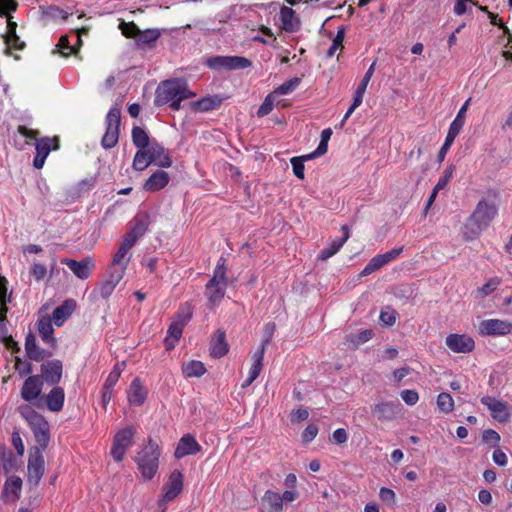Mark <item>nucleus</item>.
Listing matches in <instances>:
<instances>
[{
	"label": "nucleus",
	"mask_w": 512,
	"mask_h": 512,
	"mask_svg": "<svg viewBox=\"0 0 512 512\" xmlns=\"http://www.w3.org/2000/svg\"><path fill=\"white\" fill-rule=\"evenodd\" d=\"M58 52L63 57H69L70 55H77L79 48L70 45L69 37L67 35L61 36L57 44Z\"/></svg>",
	"instance_id": "obj_43"
},
{
	"label": "nucleus",
	"mask_w": 512,
	"mask_h": 512,
	"mask_svg": "<svg viewBox=\"0 0 512 512\" xmlns=\"http://www.w3.org/2000/svg\"><path fill=\"white\" fill-rule=\"evenodd\" d=\"M342 231L344 232L343 237L331 241L326 248L320 251L318 255L320 260H327L328 258L334 256L342 248V246L349 238V230L346 226H342Z\"/></svg>",
	"instance_id": "obj_30"
},
{
	"label": "nucleus",
	"mask_w": 512,
	"mask_h": 512,
	"mask_svg": "<svg viewBox=\"0 0 512 512\" xmlns=\"http://www.w3.org/2000/svg\"><path fill=\"white\" fill-rule=\"evenodd\" d=\"M206 65L217 71H233L249 68L252 62L243 56H212L206 60Z\"/></svg>",
	"instance_id": "obj_8"
},
{
	"label": "nucleus",
	"mask_w": 512,
	"mask_h": 512,
	"mask_svg": "<svg viewBox=\"0 0 512 512\" xmlns=\"http://www.w3.org/2000/svg\"><path fill=\"white\" fill-rule=\"evenodd\" d=\"M445 345L453 353L468 354L475 350V341L469 334L451 333L446 337Z\"/></svg>",
	"instance_id": "obj_11"
},
{
	"label": "nucleus",
	"mask_w": 512,
	"mask_h": 512,
	"mask_svg": "<svg viewBox=\"0 0 512 512\" xmlns=\"http://www.w3.org/2000/svg\"><path fill=\"white\" fill-rule=\"evenodd\" d=\"M501 284V279L498 277L490 278L481 288L480 291L488 295L492 293L494 290L498 288V286Z\"/></svg>",
	"instance_id": "obj_62"
},
{
	"label": "nucleus",
	"mask_w": 512,
	"mask_h": 512,
	"mask_svg": "<svg viewBox=\"0 0 512 512\" xmlns=\"http://www.w3.org/2000/svg\"><path fill=\"white\" fill-rule=\"evenodd\" d=\"M453 172H454L453 166L447 167L445 169V171L443 172L442 176L439 178V180L434 188L438 191L444 189L447 186V184L450 182V180L453 176Z\"/></svg>",
	"instance_id": "obj_56"
},
{
	"label": "nucleus",
	"mask_w": 512,
	"mask_h": 512,
	"mask_svg": "<svg viewBox=\"0 0 512 512\" xmlns=\"http://www.w3.org/2000/svg\"><path fill=\"white\" fill-rule=\"evenodd\" d=\"M512 332V322L501 319L483 320L479 325V333L483 336H505Z\"/></svg>",
	"instance_id": "obj_12"
},
{
	"label": "nucleus",
	"mask_w": 512,
	"mask_h": 512,
	"mask_svg": "<svg viewBox=\"0 0 512 512\" xmlns=\"http://www.w3.org/2000/svg\"><path fill=\"white\" fill-rule=\"evenodd\" d=\"M62 372L63 365L58 359L47 361L41 365V377L50 385H57L60 382Z\"/></svg>",
	"instance_id": "obj_19"
},
{
	"label": "nucleus",
	"mask_w": 512,
	"mask_h": 512,
	"mask_svg": "<svg viewBox=\"0 0 512 512\" xmlns=\"http://www.w3.org/2000/svg\"><path fill=\"white\" fill-rule=\"evenodd\" d=\"M275 99L276 96L272 92L265 97L264 101L257 110V116L259 118L265 117L272 112Z\"/></svg>",
	"instance_id": "obj_47"
},
{
	"label": "nucleus",
	"mask_w": 512,
	"mask_h": 512,
	"mask_svg": "<svg viewBox=\"0 0 512 512\" xmlns=\"http://www.w3.org/2000/svg\"><path fill=\"white\" fill-rule=\"evenodd\" d=\"M34 433L35 440L38 444L37 447L40 451L45 450L50 441V425L46 418H26Z\"/></svg>",
	"instance_id": "obj_13"
},
{
	"label": "nucleus",
	"mask_w": 512,
	"mask_h": 512,
	"mask_svg": "<svg viewBox=\"0 0 512 512\" xmlns=\"http://www.w3.org/2000/svg\"><path fill=\"white\" fill-rule=\"evenodd\" d=\"M497 214L498 206L494 201L480 199L463 227V239L465 241L477 239L482 231L490 226Z\"/></svg>",
	"instance_id": "obj_1"
},
{
	"label": "nucleus",
	"mask_w": 512,
	"mask_h": 512,
	"mask_svg": "<svg viewBox=\"0 0 512 512\" xmlns=\"http://www.w3.org/2000/svg\"><path fill=\"white\" fill-rule=\"evenodd\" d=\"M201 451V445L196 441L195 437L191 434H185L181 437L178 445L174 451V457L181 459L188 455H195Z\"/></svg>",
	"instance_id": "obj_20"
},
{
	"label": "nucleus",
	"mask_w": 512,
	"mask_h": 512,
	"mask_svg": "<svg viewBox=\"0 0 512 512\" xmlns=\"http://www.w3.org/2000/svg\"><path fill=\"white\" fill-rule=\"evenodd\" d=\"M132 226L129 232L124 235V239L132 244L136 242L145 234L148 229L149 220L145 215H137L131 222Z\"/></svg>",
	"instance_id": "obj_22"
},
{
	"label": "nucleus",
	"mask_w": 512,
	"mask_h": 512,
	"mask_svg": "<svg viewBox=\"0 0 512 512\" xmlns=\"http://www.w3.org/2000/svg\"><path fill=\"white\" fill-rule=\"evenodd\" d=\"M76 308L74 299L65 300L60 306L56 307L52 313V319L57 327H61L65 321L71 316Z\"/></svg>",
	"instance_id": "obj_27"
},
{
	"label": "nucleus",
	"mask_w": 512,
	"mask_h": 512,
	"mask_svg": "<svg viewBox=\"0 0 512 512\" xmlns=\"http://www.w3.org/2000/svg\"><path fill=\"white\" fill-rule=\"evenodd\" d=\"M30 274L37 282H40L45 278L47 274V268L41 263H34L30 269Z\"/></svg>",
	"instance_id": "obj_60"
},
{
	"label": "nucleus",
	"mask_w": 512,
	"mask_h": 512,
	"mask_svg": "<svg viewBox=\"0 0 512 512\" xmlns=\"http://www.w3.org/2000/svg\"><path fill=\"white\" fill-rule=\"evenodd\" d=\"M301 79L298 77H293L287 81H285L283 84L276 87L272 93L275 94V96L279 95H287L292 93L299 85H300Z\"/></svg>",
	"instance_id": "obj_42"
},
{
	"label": "nucleus",
	"mask_w": 512,
	"mask_h": 512,
	"mask_svg": "<svg viewBox=\"0 0 512 512\" xmlns=\"http://www.w3.org/2000/svg\"><path fill=\"white\" fill-rule=\"evenodd\" d=\"M25 350L28 358L36 362L49 358L52 355V352L38 347L36 337L32 333L26 336Z\"/></svg>",
	"instance_id": "obj_24"
},
{
	"label": "nucleus",
	"mask_w": 512,
	"mask_h": 512,
	"mask_svg": "<svg viewBox=\"0 0 512 512\" xmlns=\"http://www.w3.org/2000/svg\"><path fill=\"white\" fill-rule=\"evenodd\" d=\"M183 489V474L179 470H174L168 479V482L163 486V495L160 499L162 502L173 501Z\"/></svg>",
	"instance_id": "obj_16"
},
{
	"label": "nucleus",
	"mask_w": 512,
	"mask_h": 512,
	"mask_svg": "<svg viewBox=\"0 0 512 512\" xmlns=\"http://www.w3.org/2000/svg\"><path fill=\"white\" fill-rule=\"evenodd\" d=\"M123 268L109 267L107 278L100 284L98 291L103 299H108L113 293L116 286L124 277Z\"/></svg>",
	"instance_id": "obj_18"
},
{
	"label": "nucleus",
	"mask_w": 512,
	"mask_h": 512,
	"mask_svg": "<svg viewBox=\"0 0 512 512\" xmlns=\"http://www.w3.org/2000/svg\"><path fill=\"white\" fill-rule=\"evenodd\" d=\"M45 462L44 457L42 455V451H40L39 447H32L29 453L28 459V482L37 486L44 475L45 471Z\"/></svg>",
	"instance_id": "obj_10"
},
{
	"label": "nucleus",
	"mask_w": 512,
	"mask_h": 512,
	"mask_svg": "<svg viewBox=\"0 0 512 512\" xmlns=\"http://www.w3.org/2000/svg\"><path fill=\"white\" fill-rule=\"evenodd\" d=\"M229 351L228 343L226 342V333L223 330H217L214 334L211 347H210V355L213 358H221L225 356Z\"/></svg>",
	"instance_id": "obj_28"
},
{
	"label": "nucleus",
	"mask_w": 512,
	"mask_h": 512,
	"mask_svg": "<svg viewBox=\"0 0 512 512\" xmlns=\"http://www.w3.org/2000/svg\"><path fill=\"white\" fill-rule=\"evenodd\" d=\"M17 131L20 135L26 138V144H30L31 141H38V131L29 129L24 125H19Z\"/></svg>",
	"instance_id": "obj_59"
},
{
	"label": "nucleus",
	"mask_w": 512,
	"mask_h": 512,
	"mask_svg": "<svg viewBox=\"0 0 512 512\" xmlns=\"http://www.w3.org/2000/svg\"><path fill=\"white\" fill-rule=\"evenodd\" d=\"M379 497L390 507H393L396 504V494L390 488L382 487L379 492Z\"/></svg>",
	"instance_id": "obj_55"
},
{
	"label": "nucleus",
	"mask_w": 512,
	"mask_h": 512,
	"mask_svg": "<svg viewBox=\"0 0 512 512\" xmlns=\"http://www.w3.org/2000/svg\"><path fill=\"white\" fill-rule=\"evenodd\" d=\"M36 155L33 160V166L36 169H41L44 166L45 160L52 149L56 150L59 148L58 138L44 137L39 139L36 144Z\"/></svg>",
	"instance_id": "obj_15"
},
{
	"label": "nucleus",
	"mask_w": 512,
	"mask_h": 512,
	"mask_svg": "<svg viewBox=\"0 0 512 512\" xmlns=\"http://www.w3.org/2000/svg\"><path fill=\"white\" fill-rule=\"evenodd\" d=\"M15 369L21 377L32 373L33 366L31 363L22 361L19 357L15 358Z\"/></svg>",
	"instance_id": "obj_58"
},
{
	"label": "nucleus",
	"mask_w": 512,
	"mask_h": 512,
	"mask_svg": "<svg viewBox=\"0 0 512 512\" xmlns=\"http://www.w3.org/2000/svg\"><path fill=\"white\" fill-rule=\"evenodd\" d=\"M161 36V32L159 29L152 28L146 29L144 31L140 30L139 36L137 38L138 45H153Z\"/></svg>",
	"instance_id": "obj_41"
},
{
	"label": "nucleus",
	"mask_w": 512,
	"mask_h": 512,
	"mask_svg": "<svg viewBox=\"0 0 512 512\" xmlns=\"http://www.w3.org/2000/svg\"><path fill=\"white\" fill-rule=\"evenodd\" d=\"M65 393L62 387H54L46 397V404L51 412L57 413L61 411L64 405Z\"/></svg>",
	"instance_id": "obj_31"
},
{
	"label": "nucleus",
	"mask_w": 512,
	"mask_h": 512,
	"mask_svg": "<svg viewBox=\"0 0 512 512\" xmlns=\"http://www.w3.org/2000/svg\"><path fill=\"white\" fill-rule=\"evenodd\" d=\"M4 42L6 44L7 55H11V49L23 50L26 47L25 42L22 41L17 34H15L14 37L4 36Z\"/></svg>",
	"instance_id": "obj_49"
},
{
	"label": "nucleus",
	"mask_w": 512,
	"mask_h": 512,
	"mask_svg": "<svg viewBox=\"0 0 512 512\" xmlns=\"http://www.w3.org/2000/svg\"><path fill=\"white\" fill-rule=\"evenodd\" d=\"M119 28L125 37L134 38L137 40L140 29L134 22H121Z\"/></svg>",
	"instance_id": "obj_51"
},
{
	"label": "nucleus",
	"mask_w": 512,
	"mask_h": 512,
	"mask_svg": "<svg viewBox=\"0 0 512 512\" xmlns=\"http://www.w3.org/2000/svg\"><path fill=\"white\" fill-rule=\"evenodd\" d=\"M17 469V457L6 446L0 445V470L5 474Z\"/></svg>",
	"instance_id": "obj_32"
},
{
	"label": "nucleus",
	"mask_w": 512,
	"mask_h": 512,
	"mask_svg": "<svg viewBox=\"0 0 512 512\" xmlns=\"http://www.w3.org/2000/svg\"><path fill=\"white\" fill-rule=\"evenodd\" d=\"M61 263L68 266L74 275L81 280L88 279L95 268V262L91 257H85L80 261L63 258L61 259Z\"/></svg>",
	"instance_id": "obj_14"
},
{
	"label": "nucleus",
	"mask_w": 512,
	"mask_h": 512,
	"mask_svg": "<svg viewBox=\"0 0 512 512\" xmlns=\"http://www.w3.org/2000/svg\"><path fill=\"white\" fill-rule=\"evenodd\" d=\"M469 102H470V98L467 99L465 101V103L461 106V108L459 109L456 117L454 118V120L452 121V125L462 129L464 124H465V114H466V111L468 109V106H469Z\"/></svg>",
	"instance_id": "obj_57"
},
{
	"label": "nucleus",
	"mask_w": 512,
	"mask_h": 512,
	"mask_svg": "<svg viewBox=\"0 0 512 512\" xmlns=\"http://www.w3.org/2000/svg\"><path fill=\"white\" fill-rule=\"evenodd\" d=\"M403 247L399 248H392L389 251H386L383 254H378L374 256L372 259L377 264L379 269H381L386 264L390 263L391 261L395 260L399 255L402 253Z\"/></svg>",
	"instance_id": "obj_39"
},
{
	"label": "nucleus",
	"mask_w": 512,
	"mask_h": 512,
	"mask_svg": "<svg viewBox=\"0 0 512 512\" xmlns=\"http://www.w3.org/2000/svg\"><path fill=\"white\" fill-rule=\"evenodd\" d=\"M131 136L133 144L139 150L146 149L152 142V139H150L147 132L139 126H134L132 128Z\"/></svg>",
	"instance_id": "obj_35"
},
{
	"label": "nucleus",
	"mask_w": 512,
	"mask_h": 512,
	"mask_svg": "<svg viewBox=\"0 0 512 512\" xmlns=\"http://www.w3.org/2000/svg\"><path fill=\"white\" fill-rule=\"evenodd\" d=\"M269 341V338L263 340L261 346L252 355L253 363L249 370V375L247 379L242 384L243 388L250 386L260 375L263 367V359L265 355L266 346L269 343Z\"/></svg>",
	"instance_id": "obj_17"
},
{
	"label": "nucleus",
	"mask_w": 512,
	"mask_h": 512,
	"mask_svg": "<svg viewBox=\"0 0 512 512\" xmlns=\"http://www.w3.org/2000/svg\"><path fill=\"white\" fill-rule=\"evenodd\" d=\"M169 180L170 178L167 172L163 170H157L146 180L143 188L146 191L156 192L166 187L169 183Z\"/></svg>",
	"instance_id": "obj_29"
},
{
	"label": "nucleus",
	"mask_w": 512,
	"mask_h": 512,
	"mask_svg": "<svg viewBox=\"0 0 512 512\" xmlns=\"http://www.w3.org/2000/svg\"><path fill=\"white\" fill-rule=\"evenodd\" d=\"M148 395V391L139 378L133 379L128 390L127 397L131 405L140 406L144 403Z\"/></svg>",
	"instance_id": "obj_23"
},
{
	"label": "nucleus",
	"mask_w": 512,
	"mask_h": 512,
	"mask_svg": "<svg viewBox=\"0 0 512 512\" xmlns=\"http://www.w3.org/2000/svg\"><path fill=\"white\" fill-rule=\"evenodd\" d=\"M305 160H308L307 159V155L296 156V157H292L290 159V163L292 165L293 173L300 180H303L305 178V173H304V170H305L304 162H305Z\"/></svg>",
	"instance_id": "obj_45"
},
{
	"label": "nucleus",
	"mask_w": 512,
	"mask_h": 512,
	"mask_svg": "<svg viewBox=\"0 0 512 512\" xmlns=\"http://www.w3.org/2000/svg\"><path fill=\"white\" fill-rule=\"evenodd\" d=\"M182 371L187 378L201 377L206 372V368L201 361L190 360L183 364Z\"/></svg>",
	"instance_id": "obj_36"
},
{
	"label": "nucleus",
	"mask_w": 512,
	"mask_h": 512,
	"mask_svg": "<svg viewBox=\"0 0 512 512\" xmlns=\"http://www.w3.org/2000/svg\"><path fill=\"white\" fill-rule=\"evenodd\" d=\"M38 331L43 342L55 346L56 340L53 337L54 329L51 324V319L49 318H41L38 321Z\"/></svg>",
	"instance_id": "obj_33"
},
{
	"label": "nucleus",
	"mask_w": 512,
	"mask_h": 512,
	"mask_svg": "<svg viewBox=\"0 0 512 512\" xmlns=\"http://www.w3.org/2000/svg\"><path fill=\"white\" fill-rule=\"evenodd\" d=\"M134 426H126L120 429L114 436L111 455L116 462H121L126 450L132 445L135 435Z\"/></svg>",
	"instance_id": "obj_9"
},
{
	"label": "nucleus",
	"mask_w": 512,
	"mask_h": 512,
	"mask_svg": "<svg viewBox=\"0 0 512 512\" xmlns=\"http://www.w3.org/2000/svg\"><path fill=\"white\" fill-rule=\"evenodd\" d=\"M106 131L102 137L101 145L104 149L115 147L119 140V131L121 123V109L118 105L110 108L106 115Z\"/></svg>",
	"instance_id": "obj_7"
},
{
	"label": "nucleus",
	"mask_w": 512,
	"mask_h": 512,
	"mask_svg": "<svg viewBox=\"0 0 512 512\" xmlns=\"http://www.w3.org/2000/svg\"><path fill=\"white\" fill-rule=\"evenodd\" d=\"M121 375V371L115 367L108 375L107 379L105 380L104 385H106V389H113V387L118 382Z\"/></svg>",
	"instance_id": "obj_64"
},
{
	"label": "nucleus",
	"mask_w": 512,
	"mask_h": 512,
	"mask_svg": "<svg viewBox=\"0 0 512 512\" xmlns=\"http://www.w3.org/2000/svg\"><path fill=\"white\" fill-rule=\"evenodd\" d=\"M318 434V426L309 424L302 433V442L307 444L314 440Z\"/></svg>",
	"instance_id": "obj_61"
},
{
	"label": "nucleus",
	"mask_w": 512,
	"mask_h": 512,
	"mask_svg": "<svg viewBox=\"0 0 512 512\" xmlns=\"http://www.w3.org/2000/svg\"><path fill=\"white\" fill-rule=\"evenodd\" d=\"M168 168L172 165V159L165 148L156 140L144 150H138L133 159V168L137 171L145 170L150 164Z\"/></svg>",
	"instance_id": "obj_4"
},
{
	"label": "nucleus",
	"mask_w": 512,
	"mask_h": 512,
	"mask_svg": "<svg viewBox=\"0 0 512 512\" xmlns=\"http://www.w3.org/2000/svg\"><path fill=\"white\" fill-rule=\"evenodd\" d=\"M500 435L493 429H486L482 432V441L483 443L489 445L490 447H498L500 442Z\"/></svg>",
	"instance_id": "obj_52"
},
{
	"label": "nucleus",
	"mask_w": 512,
	"mask_h": 512,
	"mask_svg": "<svg viewBox=\"0 0 512 512\" xmlns=\"http://www.w3.org/2000/svg\"><path fill=\"white\" fill-rule=\"evenodd\" d=\"M403 247L399 248H392L389 251H386L383 254H378L374 256L372 259L377 264L379 269H381L386 264L390 263L391 261L395 260L399 255L402 253Z\"/></svg>",
	"instance_id": "obj_40"
},
{
	"label": "nucleus",
	"mask_w": 512,
	"mask_h": 512,
	"mask_svg": "<svg viewBox=\"0 0 512 512\" xmlns=\"http://www.w3.org/2000/svg\"><path fill=\"white\" fill-rule=\"evenodd\" d=\"M185 80L174 78L161 82L156 90L155 105L162 106L169 104L174 111L181 108L183 100L194 97Z\"/></svg>",
	"instance_id": "obj_2"
},
{
	"label": "nucleus",
	"mask_w": 512,
	"mask_h": 512,
	"mask_svg": "<svg viewBox=\"0 0 512 512\" xmlns=\"http://www.w3.org/2000/svg\"><path fill=\"white\" fill-rule=\"evenodd\" d=\"M401 398L403 399V401L406 404L414 405V404H416L418 402L419 395H418L417 391L411 390V389H407V390H403L401 392Z\"/></svg>",
	"instance_id": "obj_63"
},
{
	"label": "nucleus",
	"mask_w": 512,
	"mask_h": 512,
	"mask_svg": "<svg viewBox=\"0 0 512 512\" xmlns=\"http://www.w3.org/2000/svg\"><path fill=\"white\" fill-rule=\"evenodd\" d=\"M197 109L202 112H207L217 108L220 105V100L216 97H204L195 103Z\"/></svg>",
	"instance_id": "obj_48"
},
{
	"label": "nucleus",
	"mask_w": 512,
	"mask_h": 512,
	"mask_svg": "<svg viewBox=\"0 0 512 512\" xmlns=\"http://www.w3.org/2000/svg\"><path fill=\"white\" fill-rule=\"evenodd\" d=\"M364 94H365V92H362V91L356 89L354 96H353V103L348 108L347 112L345 113V115L342 119V122H341L342 124L352 115V113L355 111V109L358 108L362 104Z\"/></svg>",
	"instance_id": "obj_53"
},
{
	"label": "nucleus",
	"mask_w": 512,
	"mask_h": 512,
	"mask_svg": "<svg viewBox=\"0 0 512 512\" xmlns=\"http://www.w3.org/2000/svg\"><path fill=\"white\" fill-rule=\"evenodd\" d=\"M22 487V479L19 476H11L4 484L1 498L5 499L11 493L14 496L13 501L19 499Z\"/></svg>",
	"instance_id": "obj_34"
},
{
	"label": "nucleus",
	"mask_w": 512,
	"mask_h": 512,
	"mask_svg": "<svg viewBox=\"0 0 512 512\" xmlns=\"http://www.w3.org/2000/svg\"><path fill=\"white\" fill-rule=\"evenodd\" d=\"M263 502L268 504L269 512H282L283 503L281 495L277 492L267 490L263 496Z\"/></svg>",
	"instance_id": "obj_37"
},
{
	"label": "nucleus",
	"mask_w": 512,
	"mask_h": 512,
	"mask_svg": "<svg viewBox=\"0 0 512 512\" xmlns=\"http://www.w3.org/2000/svg\"><path fill=\"white\" fill-rule=\"evenodd\" d=\"M43 387V380L38 375L29 376L25 381L21 389V397L31 402L39 397Z\"/></svg>",
	"instance_id": "obj_21"
},
{
	"label": "nucleus",
	"mask_w": 512,
	"mask_h": 512,
	"mask_svg": "<svg viewBox=\"0 0 512 512\" xmlns=\"http://www.w3.org/2000/svg\"><path fill=\"white\" fill-rule=\"evenodd\" d=\"M373 336H374L373 330L366 329L357 334L349 335L347 337V342H349L353 347H358L359 345L372 339Z\"/></svg>",
	"instance_id": "obj_44"
},
{
	"label": "nucleus",
	"mask_w": 512,
	"mask_h": 512,
	"mask_svg": "<svg viewBox=\"0 0 512 512\" xmlns=\"http://www.w3.org/2000/svg\"><path fill=\"white\" fill-rule=\"evenodd\" d=\"M134 244L123 238L117 252L114 254L110 267L123 268L124 272L130 262L129 251Z\"/></svg>",
	"instance_id": "obj_26"
},
{
	"label": "nucleus",
	"mask_w": 512,
	"mask_h": 512,
	"mask_svg": "<svg viewBox=\"0 0 512 512\" xmlns=\"http://www.w3.org/2000/svg\"><path fill=\"white\" fill-rule=\"evenodd\" d=\"M192 318V309L188 303L182 305L176 315L175 320L171 322L167 330V336L164 340L166 350L173 349L180 340L184 327Z\"/></svg>",
	"instance_id": "obj_6"
},
{
	"label": "nucleus",
	"mask_w": 512,
	"mask_h": 512,
	"mask_svg": "<svg viewBox=\"0 0 512 512\" xmlns=\"http://www.w3.org/2000/svg\"><path fill=\"white\" fill-rule=\"evenodd\" d=\"M280 20L282 29L289 33L297 32L300 29L301 22L296 17L295 11L287 6H282L280 9Z\"/></svg>",
	"instance_id": "obj_25"
},
{
	"label": "nucleus",
	"mask_w": 512,
	"mask_h": 512,
	"mask_svg": "<svg viewBox=\"0 0 512 512\" xmlns=\"http://www.w3.org/2000/svg\"><path fill=\"white\" fill-rule=\"evenodd\" d=\"M228 286L226 258L220 257L213 271L212 278L205 285V296L209 308L220 304Z\"/></svg>",
	"instance_id": "obj_3"
},
{
	"label": "nucleus",
	"mask_w": 512,
	"mask_h": 512,
	"mask_svg": "<svg viewBox=\"0 0 512 512\" xmlns=\"http://www.w3.org/2000/svg\"><path fill=\"white\" fill-rule=\"evenodd\" d=\"M403 247L399 248H392L389 251H386L383 254H378L374 256L372 259L377 264L379 269H381L386 264L390 263L391 261L395 260L399 255L402 253Z\"/></svg>",
	"instance_id": "obj_38"
},
{
	"label": "nucleus",
	"mask_w": 512,
	"mask_h": 512,
	"mask_svg": "<svg viewBox=\"0 0 512 512\" xmlns=\"http://www.w3.org/2000/svg\"><path fill=\"white\" fill-rule=\"evenodd\" d=\"M437 405L443 413H449L453 410L454 401L450 394L440 393L437 398Z\"/></svg>",
	"instance_id": "obj_50"
},
{
	"label": "nucleus",
	"mask_w": 512,
	"mask_h": 512,
	"mask_svg": "<svg viewBox=\"0 0 512 512\" xmlns=\"http://www.w3.org/2000/svg\"><path fill=\"white\" fill-rule=\"evenodd\" d=\"M345 38V28L343 26L338 27L335 38L333 39L332 45L327 51V57H332L338 49H343V41Z\"/></svg>",
	"instance_id": "obj_46"
},
{
	"label": "nucleus",
	"mask_w": 512,
	"mask_h": 512,
	"mask_svg": "<svg viewBox=\"0 0 512 512\" xmlns=\"http://www.w3.org/2000/svg\"><path fill=\"white\" fill-rule=\"evenodd\" d=\"M160 450L157 443L149 438L147 445L137 453L135 462L145 481L155 476L159 467Z\"/></svg>",
	"instance_id": "obj_5"
},
{
	"label": "nucleus",
	"mask_w": 512,
	"mask_h": 512,
	"mask_svg": "<svg viewBox=\"0 0 512 512\" xmlns=\"http://www.w3.org/2000/svg\"><path fill=\"white\" fill-rule=\"evenodd\" d=\"M482 403L488 407V409L494 413H501L505 410L506 406L501 401L491 398V397H484L482 399Z\"/></svg>",
	"instance_id": "obj_54"
}]
</instances>
